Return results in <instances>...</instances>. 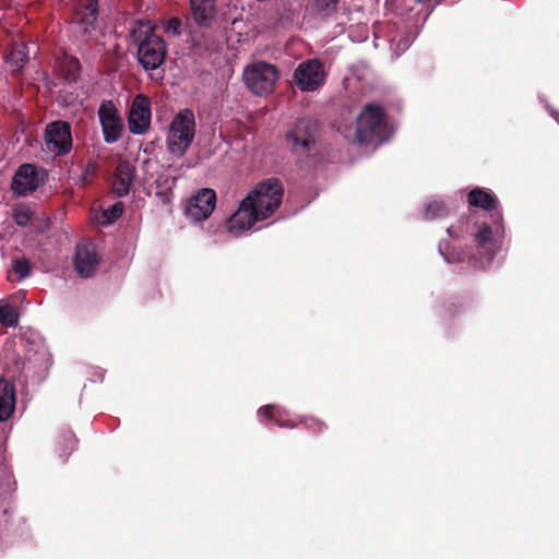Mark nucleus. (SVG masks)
<instances>
[{
  "mask_svg": "<svg viewBox=\"0 0 559 559\" xmlns=\"http://www.w3.org/2000/svg\"><path fill=\"white\" fill-rule=\"evenodd\" d=\"M175 178H169L167 176H159L155 180L156 187L160 189L156 192V195L160 198L163 203H168L170 201L169 195L171 193L173 186L175 185Z\"/></svg>",
  "mask_w": 559,
  "mask_h": 559,
  "instance_id": "23",
  "label": "nucleus"
},
{
  "mask_svg": "<svg viewBox=\"0 0 559 559\" xmlns=\"http://www.w3.org/2000/svg\"><path fill=\"white\" fill-rule=\"evenodd\" d=\"M98 15V0H74L72 21L84 33H91L96 28Z\"/></svg>",
  "mask_w": 559,
  "mask_h": 559,
  "instance_id": "13",
  "label": "nucleus"
},
{
  "mask_svg": "<svg viewBox=\"0 0 559 559\" xmlns=\"http://www.w3.org/2000/svg\"><path fill=\"white\" fill-rule=\"evenodd\" d=\"M275 425L285 428H295L297 426V424L294 423L293 420H284L282 419L281 416L277 419H275Z\"/></svg>",
  "mask_w": 559,
  "mask_h": 559,
  "instance_id": "33",
  "label": "nucleus"
},
{
  "mask_svg": "<svg viewBox=\"0 0 559 559\" xmlns=\"http://www.w3.org/2000/svg\"><path fill=\"white\" fill-rule=\"evenodd\" d=\"M47 171L33 164L21 165L12 180V190L17 195H28L47 180Z\"/></svg>",
  "mask_w": 559,
  "mask_h": 559,
  "instance_id": "8",
  "label": "nucleus"
},
{
  "mask_svg": "<svg viewBox=\"0 0 559 559\" xmlns=\"http://www.w3.org/2000/svg\"><path fill=\"white\" fill-rule=\"evenodd\" d=\"M497 215L500 219H502V214L500 212H497Z\"/></svg>",
  "mask_w": 559,
  "mask_h": 559,
  "instance_id": "34",
  "label": "nucleus"
},
{
  "mask_svg": "<svg viewBox=\"0 0 559 559\" xmlns=\"http://www.w3.org/2000/svg\"><path fill=\"white\" fill-rule=\"evenodd\" d=\"M98 119L102 126L104 141L116 143L122 136L123 121L112 100H103L98 107Z\"/></svg>",
  "mask_w": 559,
  "mask_h": 559,
  "instance_id": "7",
  "label": "nucleus"
},
{
  "mask_svg": "<svg viewBox=\"0 0 559 559\" xmlns=\"http://www.w3.org/2000/svg\"><path fill=\"white\" fill-rule=\"evenodd\" d=\"M215 205V191L210 188H203L188 200L186 215L193 221L201 222L213 213Z\"/></svg>",
  "mask_w": 559,
  "mask_h": 559,
  "instance_id": "12",
  "label": "nucleus"
},
{
  "mask_svg": "<svg viewBox=\"0 0 559 559\" xmlns=\"http://www.w3.org/2000/svg\"><path fill=\"white\" fill-rule=\"evenodd\" d=\"M151 100L144 94H138L128 114V128L132 134H144L151 126Z\"/></svg>",
  "mask_w": 559,
  "mask_h": 559,
  "instance_id": "11",
  "label": "nucleus"
},
{
  "mask_svg": "<svg viewBox=\"0 0 559 559\" xmlns=\"http://www.w3.org/2000/svg\"><path fill=\"white\" fill-rule=\"evenodd\" d=\"M61 74L69 83L75 82L80 75L81 63L78 58L66 56L60 64Z\"/></svg>",
  "mask_w": 559,
  "mask_h": 559,
  "instance_id": "19",
  "label": "nucleus"
},
{
  "mask_svg": "<svg viewBox=\"0 0 559 559\" xmlns=\"http://www.w3.org/2000/svg\"><path fill=\"white\" fill-rule=\"evenodd\" d=\"M45 141L49 151L57 155H67L72 148L71 124L64 120L48 123Z\"/></svg>",
  "mask_w": 559,
  "mask_h": 559,
  "instance_id": "9",
  "label": "nucleus"
},
{
  "mask_svg": "<svg viewBox=\"0 0 559 559\" xmlns=\"http://www.w3.org/2000/svg\"><path fill=\"white\" fill-rule=\"evenodd\" d=\"M12 269L17 275L19 280H24L31 275V264L26 259H14L12 262Z\"/></svg>",
  "mask_w": 559,
  "mask_h": 559,
  "instance_id": "27",
  "label": "nucleus"
},
{
  "mask_svg": "<svg viewBox=\"0 0 559 559\" xmlns=\"http://www.w3.org/2000/svg\"><path fill=\"white\" fill-rule=\"evenodd\" d=\"M181 20L179 17H171L164 24L165 33L179 36L181 34Z\"/></svg>",
  "mask_w": 559,
  "mask_h": 559,
  "instance_id": "30",
  "label": "nucleus"
},
{
  "mask_svg": "<svg viewBox=\"0 0 559 559\" xmlns=\"http://www.w3.org/2000/svg\"><path fill=\"white\" fill-rule=\"evenodd\" d=\"M340 0H314L313 10L317 16L326 19L336 13Z\"/></svg>",
  "mask_w": 559,
  "mask_h": 559,
  "instance_id": "20",
  "label": "nucleus"
},
{
  "mask_svg": "<svg viewBox=\"0 0 559 559\" xmlns=\"http://www.w3.org/2000/svg\"><path fill=\"white\" fill-rule=\"evenodd\" d=\"M95 171H96L95 165L92 163H88L81 176L82 185H86L88 182V176L94 175Z\"/></svg>",
  "mask_w": 559,
  "mask_h": 559,
  "instance_id": "32",
  "label": "nucleus"
},
{
  "mask_svg": "<svg viewBox=\"0 0 559 559\" xmlns=\"http://www.w3.org/2000/svg\"><path fill=\"white\" fill-rule=\"evenodd\" d=\"M386 114L378 104H366L360 111L355 130V139L359 144H370L382 140L385 132Z\"/></svg>",
  "mask_w": 559,
  "mask_h": 559,
  "instance_id": "3",
  "label": "nucleus"
},
{
  "mask_svg": "<svg viewBox=\"0 0 559 559\" xmlns=\"http://www.w3.org/2000/svg\"><path fill=\"white\" fill-rule=\"evenodd\" d=\"M99 257L93 242H83L76 246L74 265L82 277H92L99 264Z\"/></svg>",
  "mask_w": 559,
  "mask_h": 559,
  "instance_id": "14",
  "label": "nucleus"
},
{
  "mask_svg": "<svg viewBox=\"0 0 559 559\" xmlns=\"http://www.w3.org/2000/svg\"><path fill=\"white\" fill-rule=\"evenodd\" d=\"M8 62L16 66L17 69H21L24 63L28 60L26 46L23 43H15L12 46L10 53L7 56Z\"/></svg>",
  "mask_w": 559,
  "mask_h": 559,
  "instance_id": "22",
  "label": "nucleus"
},
{
  "mask_svg": "<svg viewBox=\"0 0 559 559\" xmlns=\"http://www.w3.org/2000/svg\"><path fill=\"white\" fill-rule=\"evenodd\" d=\"M217 0H190L194 22L201 27L211 25L217 14Z\"/></svg>",
  "mask_w": 559,
  "mask_h": 559,
  "instance_id": "15",
  "label": "nucleus"
},
{
  "mask_svg": "<svg viewBox=\"0 0 559 559\" xmlns=\"http://www.w3.org/2000/svg\"><path fill=\"white\" fill-rule=\"evenodd\" d=\"M194 134L195 121L192 110H180L170 123L167 136L168 151L174 155H185L194 139Z\"/></svg>",
  "mask_w": 559,
  "mask_h": 559,
  "instance_id": "4",
  "label": "nucleus"
},
{
  "mask_svg": "<svg viewBox=\"0 0 559 559\" xmlns=\"http://www.w3.org/2000/svg\"><path fill=\"white\" fill-rule=\"evenodd\" d=\"M123 204L121 202L115 203L109 210L104 211L106 223H112L122 215Z\"/></svg>",
  "mask_w": 559,
  "mask_h": 559,
  "instance_id": "29",
  "label": "nucleus"
},
{
  "mask_svg": "<svg viewBox=\"0 0 559 559\" xmlns=\"http://www.w3.org/2000/svg\"><path fill=\"white\" fill-rule=\"evenodd\" d=\"M131 37L138 46V60L145 71L156 70L164 63L166 43L150 24L139 22L131 31Z\"/></svg>",
  "mask_w": 559,
  "mask_h": 559,
  "instance_id": "2",
  "label": "nucleus"
},
{
  "mask_svg": "<svg viewBox=\"0 0 559 559\" xmlns=\"http://www.w3.org/2000/svg\"><path fill=\"white\" fill-rule=\"evenodd\" d=\"M134 178V167L128 162L118 164L112 180V192L118 197H124L130 191L131 182Z\"/></svg>",
  "mask_w": 559,
  "mask_h": 559,
  "instance_id": "16",
  "label": "nucleus"
},
{
  "mask_svg": "<svg viewBox=\"0 0 559 559\" xmlns=\"http://www.w3.org/2000/svg\"><path fill=\"white\" fill-rule=\"evenodd\" d=\"M299 424L313 433H320L328 429V425L322 419L314 416L301 417Z\"/></svg>",
  "mask_w": 559,
  "mask_h": 559,
  "instance_id": "25",
  "label": "nucleus"
},
{
  "mask_svg": "<svg viewBox=\"0 0 559 559\" xmlns=\"http://www.w3.org/2000/svg\"><path fill=\"white\" fill-rule=\"evenodd\" d=\"M469 205L480 207L486 211H497L499 201L496 195L483 188H474L467 195Z\"/></svg>",
  "mask_w": 559,
  "mask_h": 559,
  "instance_id": "18",
  "label": "nucleus"
},
{
  "mask_svg": "<svg viewBox=\"0 0 559 559\" xmlns=\"http://www.w3.org/2000/svg\"><path fill=\"white\" fill-rule=\"evenodd\" d=\"M32 211L25 205H19L13 209L12 217L15 224L21 227L27 226L32 219Z\"/></svg>",
  "mask_w": 559,
  "mask_h": 559,
  "instance_id": "26",
  "label": "nucleus"
},
{
  "mask_svg": "<svg viewBox=\"0 0 559 559\" xmlns=\"http://www.w3.org/2000/svg\"><path fill=\"white\" fill-rule=\"evenodd\" d=\"M284 188L280 179L269 178L259 182L240 202L228 219V229L241 234L257 222L271 217L282 204Z\"/></svg>",
  "mask_w": 559,
  "mask_h": 559,
  "instance_id": "1",
  "label": "nucleus"
},
{
  "mask_svg": "<svg viewBox=\"0 0 559 559\" xmlns=\"http://www.w3.org/2000/svg\"><path fill=\"white\" fill-rule=\"evenodd\" d=\"M0 323L8 328L17 325L19 312L14 306L0 302Z\"/></svg>",
  "mask_w": 559,
  "mask_h": 559,
  "instance_id": "21",
  "label": "nucleus"
},
{
  "mask_svg": "<svg viewBox=\"0 0 559 559\" xmlns=\"http://www.w3.org/2000/svg\"><path fill=\"white\" fill-rule=\"evenodd\" d=\"M242 78L249 91L262 96L273 92L280 73L275 66L265 61H257L245 68Z\"/></svg>",
  "mask_w": 559,
  "mask_h": 559,
  "instance_id": "5",
  "label": "nucleus"
},
{
  "mask_svg": "<svg viewBox=\"0 0 559 559\" xmlns=\"http://www.w3.org/2000/svg\"><path fill=\"white\" fill-rule=\"evenodd\" d=\"M318 121L311 118H301L296 121L293 129L287 132L286 139L293 152H309L316 144Z\"/></svg>",
  "mask_w": 559,
  "mask_h": 559,
  "instance_id": "6",
  "label": "nucleus"
},
{
  "mask_svg": "<svg viewBox=\"0 0 559 559\" xmlns=\"http://www.w3.org/2000/svg\"><path fill=\"white\" fill-rule=\"evenodd\" d=\"M449 214V210L442 201H432L426 205L424 218L435 219L445 217Z\"/></svg>",
  "mask_w": 559,
  "mask_h": 559,
  "instance_id": "24",
  "label": "nucleus"
},
{
  "mask_svg": "<svg viewBox=\"0 0 559 559\" xmlns=\"http://www.w3.org/2000/svg\"><path fill=\"white\" fill-rule=\"evenodd\" d=\"M16 397L14 385L0 377V423L9 420L15 411Z\"/></svg>",
  "mask_w": 559,
  "mask_h": 559,
  "instance_id": "17",
  "label": "nucleus"
},
{
  "mask_svg": "<svg viewBox=\"0 0 559 559\" xmlns=\"http://www.w3.org/2000/svg\"><path fill=\"white\" fill-rule=\"evenodd\" d=\"M491 227L487 223H483L475 235V241L478 246L485 248L491 241Z\"/></svg>",
  "mask_w": 559,
  "mask_h": 559,
  "instance_id": "28",
  "label": "nucleus"
},
{
  "mask_svg": "<svg viewBox=\"0 0 559 559\" xmlns=\"http://www.w3.org/2000/svg\"><path fill=\"white\" fill-rule=\"evenodd\" d=\"M294 80L299 90L312 92L324 83L322 63L317 59L301 62L294 72Z\"/></svg>",
  "mask_w": 559,
  "mask_h": 559,
  "instance_id": "10",
  "label": "nucleus"
},
{
  "mask_svg": "<svg viewBox=\"0 0 559 559\" xmlns=\"http://www.w3.org/2000/svg\"><path fill=\"white\" fill-rule=\"evenodd\" d=\"M259 414L266 419L273 421L275 424V419H277L281 415L280 411L276 409L273 405H265L259 409Z\"/></svg>",
  "mask_w": 559,
  "mask_h": 559,
  "instance_id": "31",
  "label": "nucleus"
}]
</instances>
